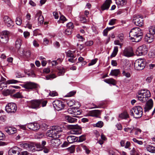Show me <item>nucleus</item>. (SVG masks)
Returning a JSON list of instances; mask_svg holds the SVG:
<instances>
[{"instance_id": "1", "label": "nucleus", "mask_w": 155, "mask_h": 155, "mask_svg": "<svg viewBox=\"0 0 155 155\" xmlns=\"http://www.w3.org/2000/svg\"><path fill=\"white\" fill-rule=\"evenodd\" d=\"M143 35V31L139 27L133 28L129 33V36L133 42L140 41L142 38Z\"/></svg>"}, {"instance_id": "2", "label": "nucleus", "mask_w": 155, "mask_h": 155, "mask_svg": "<svg viewBox=\"0 0 155 155\" xmlns=\"http://www.w3.org/2000/svg\"><path fill=\"white\" fill-rule=\"evenodd\" d=\"M47 103V101H44L42 99L35 100H31L29 103V105L30 107L35 109L39 108L41 106H45Z\"/></svg>"}, {"instance_id": "3", "label": "nucleus", "mask_w": 155, "mask_h": 155, "mask_svg": "<svg viewBox=\"0 0 155 155\" xmlns=\"http://www.w3.org/2000/svg\"><path fill=\"white\" fill-rule=\"evenodd\" d=\"M151 96L150 91L147 90H141L138 93L137 97L138 100L142 102H146Z\"/></svg>"}, {"instance_id": "4", "label": "nucleus", "mask_w": 155, "mask_h": 155, "mask_svg": "<svg viewBox=\"0 0 155 155\" xmlns=\"http://www.w3.org/2000/svg\"><path fill=\"white\" fill-rule=\"evenodd\" d=\"M130 113L131 115L134 118H139L142 115L143 109L140 106L134 107L130 110Z\"/></svg>"}, {"instance_id": "5", "label": "nucleus", "mask_w": 155, "mask_h": 155, "mask_svg": "<svg viewBox=\"0 0 155 155\" xmlns=\"http://www.w3.org/2000/svg\"><path fill=\"white\" fill-rule=\"evenodd\" d=\"M145 66V62L142 59L136 60L134 64L135 68L137 70H141L144 68Z\"/></svg>"}, {"instance_id": "6", "label": "nucleus", "mask_w": 155, "mask_h": 155, "mask_svg": "<svg viewBox=\"0 0 155 155\" xmlns=\"http://www.w3.org/2000/svg\"><path fill=\"white\" fill-rule=\"evenodd\" d=\"M147 52V48L146 46L143 45L139 47L136 51V54L137 56L146 55Z\"/></svg>"}, {"instance_id": "7", "label": "nucleus", "mask_w": 155, "mask_h": 155, "mask_svg": "<svg viewBox=\"0 0 155 155\" xmlns=\"http://www.w3.org/2000/svg\"><path fill=\"white\" fill-rule=\"evenodd\" d=\"M143 17L140 15H134L133 19V22L135 25L141 26L143 24Z\"/></svg>"}, {"instance_id": "8", "label": "nucleus", "mask_w": 155, "mask_h": 155, "mask_svg": "<svg viewBox=\"0 0 155 155\" xmlns=\"http://www.w3.org/2000/svg\"><path fill=\"white\" fill-rule=\"evenodd\" d=\"M17 109V107L15 103H8L5 107V110L8 113H14Z\"/></svg>"}, {"instance_id": "9", "label": "nucleus", "mask_w": 155, "mask_h": 155, "mask_svg": "<svg viewBox=\"0 0 155 155\" xmlns=\"http://www.w3.org/2000/svg\"><path fill=\"white\" fill-rule=\"evenodd\" d=\"M9 32L7 31H3L0 35V41L2 43H7L8 40V35Z\"/></svg>"}, {"instance_id": "10", "label": "nucleus", "mask_w": 155, "mask_h": 155, "mask_svg": "<svg viewBox=\"0 0 155 155\" xmlns=\"http://www.w3.org/2000/svg\"><path fill=\"white\" fill-rule=\"evenodd\" d=\"M53 104L54 107L58 111L63 109L65 107L64 103L58 100L54 101L53 102Z\"/></svg>"}, {"instance_id": "11", "label": "nucleus", "mask_w": 155, "mask_h": 155, "mask_svg": "<svg viewBox=\"0 0 155 155\" xmlns=\"http://www.w3.org/2000/svg\"><path fill=\"white\" fill-rule=\"evenodd\" d=\"M71 130L70 133L72 134H79L81 133V128L78 125H76L71 126Z\"/></svg>"}, {"instance_id": "12", "label": "nucleus", "mask_w": 155, "mask_h": 155, "mask_svg": "<svg viewBox=\"0 0 155 155\" xmlns=\"http://www.w3.org/2000/svg\"><path fill=\"white\" fill-rule=\"evenodd\" d=\"M19 82V81L16 80L12 79L5 82H2L0 83V90H2L4 87H7V84H15L18 83Z\"/></svg>"}, {"instance_id": "13", "label": "nucleus", "mask_w": 155, "mask_h": 155, "mask_svg": "<svg viewBox=\"0 0 155 155\" xmlns=\"http://www.w3.org/2000/svg\"><path fill=\"white\" fill-rule=\"evenodd\" d=\"M27 126L29 129L34 131L38 130L40 128L39 124L37 123H30L27 124Z\"/></svg>"}, {"instance_id": "14", "label": "nucleus", "mask_w": 155, "mask_h": 155, "mask_svg": "<svg viewBox=\"0 0 155 155\" xmlns=\"http://www.w3.org/2000/svg\"><path fill=\"white\" fill-rule=\"evenodd\" d=\"M24 87L26 89L32 90L37 87V85L31 82H27L24 85Z\"/></svg>"}, {"instance_id": "15", "label": "nucleus", "mask_w": 155, "mask_h": 155, "mask_svg": "<svg viewBox=\"0 0 155 155\" xmlns=\"http://www.w3.org/2000/svg\"><path fill=\"white\" fill-rule=\"evenodd\" d=\"M3 20L5 24L8 27L13 26V22L10 18L8 16H5L3 17Z\"/></svg>"}, {"instance_id": "16", "label": "nucleus", "mask_w": 155, "mask_h": 155, "mask_svg": "<svg viewBox=\"0 0 155 155\" xmlns=\"http://www.w3.org/2000/svg\"><path fill=\"white\" fill-rule=\"evenodd\" d=\"M47 135L50 137H52L53 138H58L60 135L57 134L55 131L52 128L51 130H48Z\"/></svg>"}, {"instance_id": "17", "label": "nucleus", "mask_w": 155, "mask_h": 155, "mask_svg": "<svg viewBox=\"0 0 155 155\" xmlns=\"http://www.w3.org/2000/svg\"><path fill=\"white\" fill-rule=\"evenodd\" d=\"M123 55L127 57H131L134 55L133 50L131 48H126L124 51Z\"/></svg>"}, {"instance_id": "18", "label": "nucleus", "mask_w": 155, "mask_h": 155, "mask_svg": "<svg viewBox=\"0 0 155 155\" xmlns=\"http://www.w3.org/2000/svg\"><path fill=\"white\" fill-rule=\"evenodd\" d=\"M21 146L22 147L29 151H34L35 150V147L32 144L25 143L21 144Z\"/></svg>"}, {"instance_id": "19", "label": "nucleus", "mask_w": 155, "mask_h": 155, "mask_svg": "<svg viewBox=\"0 0 155 155\" xmlns=\"http://www.w3.org/2000/svg\"><path fill=\"white\" fill-rule=\"evenodd\" d=\"M38 18V23L41 25L43 24L44 21V18L43 16L41 15V12L39 11L35 15V18Z\"/></svg>"}, {"instance_id": "20", "label": "nucleus", "mask_w": 155, "mask_h": 155, "mask_svg": "<svg viewBox=\"0 0 155 155\" xmlns=\"http://www.w3.org/2000/svg\"><path fill=\"white\" fill-rule=\"evenodd\" d=\"M18 147H15L9 149L8 152L9 155H21V153L17 150Z\"/></svg>"}, {"instance_id": "21", "label": "nucleus", "mask_w": 155, "mask_h": 155, "mask_svg": "<svg viewBox=\"0 0 155 155\" xmlns=\"http://www.w3.org/2000/svg\"><path fill=\"white\" fill-rule=\"evenodd\" d=\"M111 3V0H106L104 3L101 7V10L102 11H104L105 10L108 9Z\"/></svg>"}, {"instance_id": "22", "label": "nucleus", "mask_w": 155, "mask_h": 155, "mask_svg": "<svg viewBox=\"0 0 155 155\" xmlns=\"http://www.w3.org/2000/svg\"><path fill=\"white\" fill-rule=\"evenodd\" d=\"M153 101L151 99H150L146 103V104L144 107V111L145 112L148 111L150 110L153 106Z\"/></svg>"}, {"instance_id": "23", "label": "nucleus", "mask_w": 155, "mask_h": 155, "mask_svg": "<svg viewBox=\"0 0 155 155\" xmlns=\"http://www.w3.org/2000/svg\"><path fill=\"white\" fill-rule=\"evenodd\" d=\"M4 130L9 134H13L16 132V129L12 127H6Z\"/></svg>"}, {"instance_id": "24", "label": "nucleus", "mask_w": 155, "mask_h": 155, "mask_svg": "<svg viewBox=\"0 0 155 155\" xmlns=\"http://www.w3.org/2000/svg\"><path fill=\"white\" fill-rule=\"evenodd\" d=\"M154 37V36L148 33L146 34L145 37V41L149 43H151L153 41Z\"/></svg>"}, {"instance_id": "25", "label": "nucleus", "mask_w": 155, "mask_h": 155, "mask_svg": "<svg viewBox=\"0 0 155 155\" xmlns=\"http://www.w3.org/2000/svg\"><path fill=\"white\" fill-rule=\"evenodd\" d=\"M100 113V112L99 110H95L90 111L88 113V114L90 116L97 117Z\"/></svg>"}, {"instance_id": "26", "label": "nucleus", "mask_w": 155, "mask_h": 155, "mask_svg": "<svg viewBox=\"0 0 155 155\" xmlns=\"http://www.w3.org/2000/svg\"><path fill=\"white\" fill-rule=\"evenodd\" d=\"M67 140L69 143H71L78 141V137L73 136H69L67 137Z\"/></svg>"}, {"instance_id": "27", "label": "nucleus", "mask_w": 155, "mask_h": 155, "mask_svg": "<svg viewBox=\"0 0 155 155\" xmlns=\"http://www.w3.org/2000/svg\"><path fill=\"white\" fill-rule=\"evenodd\" d=\"M104 81L107 83L111 84L113 85H115L116 84V81L112 78L105 79L104 80Z\"/></svg>"}, {"instance_id": "28", "label": "nucleus", "mask_w": 155, "mask_h": 155, "mask_svg": "<svg viewBox=\"0 0 155 155\" xmlns=\"http://www.w3.org/2000/svg\"><path fill=\"white\" fill-rule=\"evenodd\" d=\"M15 91L14 89L10 90L6 89L3 91L2 94L4 95L7 96L14 93Z\"/></svg>"}, {"instance_id": "29", "label": "nucleus", "mask_w": 155, "mask_h": 155, "mask_svg": "<svg viewBox=\"0 0 155 155\" xmlns=\"http://www.w3.org/2000/svg\"><path fill=\"white\" fill-rule=\"evenodd\" d=\"M116 3L118 6H123L127 3L126 0H116Z\"/></svg>"}, {"instance_id": "30", "label": "nucleus", "mask_w": 155, "mask_h": 155, "mask_svg": "<svg viewBox=\"0 0 155 155\" xmlns=\"http://www.w3.org/2000/svg\"><path fill=\"white\" fill-rule=\"evenodd\" d=\"M73 110L74 113L72 116L73 117H78L77 116V115L81 114V112L78 108L75 107L74 108L73 107Z\"/></svg>"}, {"instance_id": "31", "label": "nucleus", "mask_w": 155, "mask_h": 155, "mask_svg": "<svg viewBox=\"0 0 155 155\" xmlns=\"http://www.w3.org/2000/svg\"><path fill=\"white\" fill-rule=\"evenodd\" d=\"M65 118L68 122L71 123L75 122H76L77 120L76 119L73 118L68 115L65 116Z\"/></svg>"}, {"instance_id": "32", "label": "nucleus", "mask_w": 155, "mask_h": 155, "mask_svg": "<svg viewBox=\"0 0 155 155\" xmlns=\"http://www.w3.org/2000/svg\"><path fill=\"white\" fill-rule=\"evenodd\" d=\"M120 73V70L118 69L112 70L111 71L110 75L117 76Z\"/></svg>"}, {"instance_id": "33", "label": "nucleus", "mask_w": 155, "mask_h": 155, "mask_svg": "<svg viewBox=\"0 0 155 155\" xmlns=\"http://www.w3.org/2000/svg\"><path fill=\"white\" fill-rule=\"evenodd\" d=\"M21 42L22 40L20 38H18L15 41V45L16 48L18 49H19L20 48L22 44Z\"/></svg>"}, {"instance_id": "34", "label": "nucleus", "mask_w": 155, "mask_h": 155, "mask_svg": "<svg viewBox=\"0 0 155 155\" xmlns=\"http://www.w3.org/2000/svg\"><path fill=\"white\" fill-rule=\"evenodd\" d=\"M119 117L122 119H126L129 117V115L127 112H124L119 114Z\"/></svg>"}, {"instance_id": "35", "label": "nucleus", "mask_w": 155, "mask_h": 155, "mask_svg": "<svg viewBox=\"0 0 155 155\" xmlns=\"http://www.w3.org/2000/svg\"><path fill=\"white\" fill-rule=\"evenodd\" d=\"M58 76L63 75L65 72V69L62 67H59L58 68Z\"/></svg>"}, {"instance_id": "36", "label": "nucleus", "mask_w": 155, "mask_h": 155, "mask_svg": "<svg viewBox=\"0 0 155 155\" xmlns=\"http://www.w3.org/2000/svg\"><path fill=\"white\" fill-rule=\"evenodd\" d=\"M60 139L58 138H53L51 140V142L54 146H57L59 144Z\"/></svg>"}, {"instance_id": "37", "label": "nucleus", "mask_w": 155, "mask_h": 155, "mask_svg": "<svg viewBox=\"0 0 155 155\" xmlns=\"http://www.w3.org/2000/svg\"><path fill=\"white\" fill-rule=\"evenodd\" d=\"M53 128L57 134H59L60 132L62 131V128L59 126H55L53 127Z\"/></svg>"}, {"instance_id": "38", "label": "nucleus", "mask_w": 155, "mask_h": 155, "mask_svg": "<svg viewBox=\"0 0 155 155\" xmlns=\"http://www.w3.org/2000/svg\"><path fill=\"white\" fill-rule=\"evenodd\" d=\"M118 51V47L117 46L114 47L113 52L110 55V58H112L113 57H115Z\"/></svg>"}, {"instance_id": "39", "label": "nucleus", "mask_w": 155, "mask_h": 155, "mask_svg": "<svg viewBox=\"0 0 155 155\" xmlns=\"http://www.w3.org/2000/svg\"><path fill=\"white\" fill-rule=\"evenodd\" d=\"M147 150L149 152L154 153H155V147L151 145H149L147 147Z\"/></svg>"}, {"instance_id": "40", "label": "nucleus", "mask_w": 155, "mask_h": 155, "mask_svg": "<svg viewBox=\"0 0 155 155\" xmlns=\"http://www.w3.org/2000/svg\"><path fill=\"white\" fill-rule=\"evenodd\" d=\"M149 33L154 36L155 34V27L154 26H150L149 29Z\"/></svg>"}, {"instance_id": "41", "label": "nucleus", "mask_w": 155, "mask_h": 155, "mask_svg": "<svg viewBox=\"0 0 155 155\" xmlns=\"http://www.w3.org/2000/svg\"><path fill=\"white\" fill-rule=\"evenodd\" d=\"M104 104V103L103 101H101L99 103V104H98L97 106L96 105L94 104H93V105L94 106V107H93V108L103 107Z\"/></svg>"}, {"instance_id": "42", "label": "nucleus", "mask_w": 155, "mask_h": 155, "mask_svg": "<svg viewBox=\"0 0 155 155\" xmlns=\"http://www.w3.org/2000/svg\"><path fill=\"white\" fill-rule=\"evenodd\" d=\"M56 76L54 74H52L50 75H47L46 76L45 78L46 80H48L51 79H53L56 78Z\"/></svg>"}, {"instance_id": "43", "label": "nucleus", "mask_w": 155, "mask_h": 155, "mask_svg": "<svg viewBox=\"0 0 155 155\" xmlns=\"http://www.w3.org/2000/svg\"><path fill=\"white\" fill-rule=\"evenodd\" d=\"M103 122L101 121H98L96 124H94V126L99 128H101L103 126Z\"/></svg>"}, {"instance_id": "44", "label": "nucleus", "mask_w": 155, "mask_h": 155, "mask_svg": "<svg viewBox=\"0 0 155 155\" xmlns=\"http://www.w3.org/2000/svg\"><path fill=\"white\" fill-rule=\"evenodd\" d=\"M13 97L16 98H21L23 97L21 93L19 92H18L13 95Z\"/></svg>"}, {"instance_id": "45", "label": "nucleus", "mask_w": 155, "mask_h": 155, "mask_svg": "<svg viewBox=\"0 0 155 155\" xmlns=\"http://www.w3.org/2000/svg\"><path fill=\"white\" fill-rule=\"evenodd\" d=\"M35 146L37 148V150L40 151L42 150L44 148L43 146L41 145L40 143H37L35 144Z\"/></svg>"}, {"instance_id": "46", "label": "nucleus", "mask_w": 155, "mask_h": 155, "mask_svg": "<svg viewBox=\"0 0 155 155\" xmlns=\"http://www.w3.org/2000/svg\"><path fill=\"white\" fill-rule=\"evenodd\" d=\"M16 24L18 25H21L22 23V19L20 17H18L16 18Z\"/></svg>"}, {"instance_id": "47", "label": "nucleus", "mask_w": 155, "mask_h": 155, "mask_svg": "<svg viewBox=\"0 0 155 155\" xmlns=\"http://www.w3.org/2000/svg\"><path fill=\"white\" fill-rule=\"evenodd\" d=\"M149 56L152 58H155V50H153L150 51L149 54Z\"/></svg>"}, {"instance_id": "48", "label": "nucleus", "mask_w": 155, "mask_h": 155, "mask_svg": "<svg viewBox=\"0 0 155 155\" xmlns=\"http://www.w3.org/2000/svg\"><path fill=\"white\" fill-rule=\"evenodd\" d=\"M67 104L69 107H71L74 104V101L73 100H68L67 101Z\"/></svg>"}, {"instance_id": "49", "label": "nucleus", "mask_w": 155, "mask_h": 155, "mask_svg": "<svg viewBox=\"0 0 155 155\" xmlns=\"http://www.w3.org/2000/svg\"><path fill=\"white\" fill-rule=\"evenodd\" d=\"M67 150L70 153H73L75 151L74 147V146H72L68 148Z\"/></svg>"}, {"instance_id": "50", "label": "nucleus", "mask_w": 155, "mask_h": 155, "mask_svg": "<svg viewBox=\"0 0 155 155\" xmlns=\"http://www.w3.org/2000/svg\"><path fill=\"white\" fill-rule=\"evenodd\" d=\"M67 27L68 28L72 30V29H73L74 27V26L72 22H70L67 24Z\"/></svg>"}, {"instance_id": "51", "label": "nucleus", "mask_w": 155, "mask_h": 155, "mask_svg": "<svg viewBox=\"0 0 155 155\" xmlns=\"http://www.w3.org/2000/svg\"><path fill=\"white\" fill-rule=\"evenodd\" d=\"M97 58L92 60L88 64V66H90L95 64L97 62Z\"/></svg>"}, {"instance_id": "52", "label": "nucleus", "mask_w": 155, "mask_h": 155, "mask_svg": "<svg viewBox=\"0 0 155 155\" xmlns=\"http://www.w3.org/2000/svg\"><path fill=\"white\" fill-rule=\"evenodd\" d=\"M81 146L83 149L85 150L87 154H89L90 153L91 150H89L86 146L84 145H82Z\"/></svg>"}, {"instance_id": "53", "label": "nucleus", "mask_w": 155, "mask_h": 155, "mask_svg": "<svg viewBox=\"0 0 155 155\" xmlns=\"http://www.w3.org/2000/svg\"><path fill=\"white\" fill-rule=\"evenodd\" d=\"M65 53L66 56L68 57H74V55L70 51H69L68 52H66Z\"/></svg>"}, {"instance_id": "54", "label": "nucleus", "mask_w": 155, "mask_h": 155, "mask_svg": "<svg viewBox=\"0 0 155 155\" xmlns=\"http://www.w3.org/2000/svg\"><path fill=\"white\" fill-rule=\"evenodd\" d=\"M118 38H119L120 41L121 42H123L124 39V34L122 33L118 35Z\"/></svg>"}, {"instance_id": "55", "label": "nucleus", "mask_w": 155, "mask_h": 155, "mask_svg": "<svg viewBox=\"0 0 155 155\" xmlns=\"http://www.w3.org/2000/svg\"><path fill=\"white\" fill-rule=\"evenodd\" d=\"M130 155H139L138 153L134 148L130 151Z\"/></svg>"}, {"instance_id": "56", "label": "nucleus", "mask_w": 155, "mask_h": 155, "mask_svg": "<svg viewBox=\"0 0 155 155\" xmlns=\"http://www.w3.org/2000/svg\"><path fill=\"white\" fill-rule=\"evenodd\" d=\"M123 75L126 76L127 78H129L130 77V73L128 72H126L125 71H123L122 73Z\"/></svg>"}, {"instance_id": "57", "label": "nucleus", "mask_w": 155, "mask_h": 155, "mask_svg": "<svg viewBox=\"0 0 155 155\" xmlns=\"http://www.w3.org/2000/svg\"><path fill=\"white\" fill-rule=\"evenodd\" d=\"M132 140L135 143H137L139 145H142L143 144V142L141 141L138 140L135 138H133Z\"/></svg>"}, {"instance_id": "58", "label": "nucleus", "mask_w": 155, "mask_h": 155, "mask_svg": "<svg viewBox=\"0 0 155 155\" xmlns=\"http://www.w3.org/2000/svg\"><path fill=\"white\" fill-rule=\"evenodd\" d=\"M71 29L67 28L65 31L64 33L67 35H70L71 33Z\"/></svg>"}, {"instance_id": "59", "label": "nucleus", "mask_w": 155, "mask_h": 155, "mask_svg": "<svg viewBox=\"0 0 155 155\" xmlns=\"http://www.w3.org/2000/svg\"><path fill=\"white\" fill-rule=\"evenodd\" d=\"M85 139L86 138L85 136L84 135H83L79 137V139L78 140V142H81L85 140Z\"/></svg>"}, {"instance_id": "60", "label": "nucleus", "mask_w": 155, "mask_h": 155, "mask_svg": "<svg viewBox=\"0 0 155 155\" xmlns=\"http://www.w3.org/2000/svg\"><path fill=\"white\" fill-rule=\"evenodd\" d=\"M60 21H61V23H63L64 22L67 20L66 18L64 15H61L60 17Z\"/></svg>"}, {"instance_id": "61", "label": "nucleus", "mask_w": 155, "mask_h": 155, "mask_svg": "<svg viewBox=\"0 0 155 155\" xmlns=\"http://www.w3.org/2000/svg\"><path fill=\"white\" fill-rule=\"evenodd\" d=\"M116 19H112L110 20L109 23V25H113L115 23Z\"/></svg>"}, {"instance_id": "62", "label": "nucleus", "mask_w": 155, "mask_h": 155, "mask_svg": "<svg viewBox=\"0 0 155 155\" xmlns=\"http://www.w3.org/2000/svg\"><path fill=\"white\" fill-rule=\"evenodd\" d=\"M49 95L52 97H54L58 95L57 93L55 91H50L49 94Z\"/></svg>"}, {"instance_id": "63", "label": "nucleus", "mask_w": 155, "mask_h": 155, "mask_svg": "<svg viewBox=\"0 0 155 155\" xmlns=\"http://www.w3.org/2000/svg\"><path fill=\"white\" fill-rule=\"evenodd\" d=\"M93 44V41H90L86 42L85 43V45L86 46H90L92 45Z\"/></svg>"}, {"instance_id": "64", "label": "nucleus", "mask_w": 155, "mask_h": 155, "mask_svg": "<svg viewBox=\"0 0 155 155\" xmlns=\"http://www.w3.org/2000/svg\"><path fill=\"white\" fill-rule=\"evenodd\" d=\"M23 34L25 38H28L30 36V33L28 31L24 32Z\"/></svg>"}]
</instances>
